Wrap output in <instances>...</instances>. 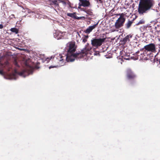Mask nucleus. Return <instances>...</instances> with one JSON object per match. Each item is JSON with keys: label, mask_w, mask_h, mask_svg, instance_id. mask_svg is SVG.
I'll return each instance as SVG.
<instances>
[{"label": "nucleus", "mask_w": 160, "mask_h": 160, "mask_svg": "<svg viewBox=\"0 0 160 160\" xmlns=\"http://www.w3.org/2000/svg\"><path fill=\"white\" fill-rule=\"evenodd\" d=\"M155 4L154 0H139L138 12L140 14L146 13L152 8Z\"/></svg>", "instance_id": "obj_1"}, {"label": "nucleus", "mask_w": 160, "mask_h": 160, "mask_svg": "<svg viewBox=\"0 0 160 160\" xmlns=\"http://www.w3.org/2000/svg\"><path fill=\"white\" fill-rule=\"evenodd\" d=\"M68 48L67 54L66 58V61L68 62L70 59L72 58V56L75 54L76 50V47L74 42H69L67 44Z\"/></svg>", "instance_id": "obj_2"}, {"label": "nucleus", "mask_w": 160, "mask_h": 160, "mask_svg": "<svg viewBox=\"0 0 160 160\" xmlns=\"http://www.w3.org/2000/svg\"><path fill=\"white\" fill-rule=\"evenodd\" d=\"M92 47H87L84 48L81 51L80 53H75L72 56L71 58L68 61V62L73 61L75 58H82L87 54L88 52L92 49Z\"/></svg>", "instance_id": "obj_3"}, {"label": "nucleus", "mask_w": 160, "mask_h": 160, "mask_svg": "<svg viewBox=\"0 0 160 160\" xmlns=\"http://www.w3.org/2000/svg\"><path fill=\"white\" fill-rule=\"evenodd\" d=\"M125 21V18H124L123 14L122 13L115 23L114 26L115 28L118 29L122 27Z\"/></svg>", "instance_id": "obj_4"}, {"label": "nucleus", "mask_w": 160, "mask_h": 160, "mask_svg": "<svg viewBox=\"0 0 160 160\" xmlns=\"http://www.w3.org/2000/svg\"><path fill=\"white\" fill-rule=\"evenodd\" d=\"M103 38H93L91 40V44L93 47L98 48L100 46L104 41Z\"/></svg>", "instance_id": "obj_5"}, {"label": "nucleus", "mask_w": 160, "mask_h": 160, "mask_svg": "<svg viewBox=\"0 0 160 160\" xmlns=\"http://www.w3.org/2000/svg\"><path fill=\"white\" fill-rule=\"evenodd\" d=\"M145 53L148 52H154L156 51L155 45L152 43H150L144 46L142 49Z\"/></svg>", "instance_id": "obj_6"}, {"label": "nucleus", "mask_w": 160, "mask_h": 160, "mask_svg": "<svg viewBox=\"0 0 160 160\" xmlns=\"http://www.w3.org/2000/svg\"><path fill=\"white\" fill-rule=\"evenodd\" d=\"M126 77L128 79L134 80L137 77L135 73L130 69H128L126 71Z\"/></svg>", "instance_id": "obj_7"}, {"label": "nucleus", "mask_w": 160, "mask_h": 160, "mask_svg": "<svg viewBox=\"0 0 160 160\" xmlns=\"http://www.w3.org/2000/svg\"><path fill=\"white\" fill-rule=\"evenodd\" d=\"M79 1L78 7L79 9H80L82 6L84 7H91L90 2L88 0H79Z\"/></svg>", "instance_id": "obj_8"}, {"label": "nucleus", "mask_w": 160, "mask_h": 160, "mask_svg": "<svg viewBox=\"0 0 160 160\" xmlns=\"http://www.w3.org/2000/svg\"><path fill=\"white\" fill-rule=\"evenodd\" d=\"M132 35L129 34L127 35L120 41L121 44L123 45L126 43L131 42V39L132 38Z\"/></svg>", "instance_id": "obj_9"}, {"label": "nucleus", "mask_w": 160, "mask_h": 160, "mask_svg": "<svg viewBox=\"0 0 160 160\" xmlns=\"http://www.w3.org/2000/svg\"><path fill=\"white\" fill-rule=\"evenodd\" d=\"M65 32H58L55 33L56 38L58 39H62L64 38V36L65 35Z\"/></svg>", "instance_id": "obj_10"}, {"label": "nucleus", "mask_w": 160, "mask_h": 160, "mask_svg": "<svg viewBox=\"0 0 160 160\" xmlns=\"http://www.w3.org/2000/svg\"><path fill=\"white\" fill-rule=\"evenodd\" d=\"M98 24V22L92 26H89L88 28L85 30L84 31V32L85 33L88 34L90 33L93 29L97 27Z\"/></svg>", "instance_id": "obj_11"}, {"label": "nucleus", "mask_w": 160, "mask_h": 160, "mask_svg": "<svg viewBox=\"0 0 160 160\" xmlns=\"http://www.w3.org/2000/svg\"><path fill=\"white\" fill-rule=\"evenodd\" d=\"M82 10L88 14L92 16L93 15V12L92 10L91 9H88L87 10L85 9L84 8H83L82 9Z\"/></svg>", "instance_id": "obj_12"}, {"label": "nucleus", "mask_w": 160, "mask_h": 160, "mask_svg": "<svg viewBox=\"0 0 160 160\" xmlns=\"http://www.w3.org/2000/svg\"><path fill=\"white\" fill-rule=\"evenodd\" d=\"M63 58H66L65 57H63L61 55L59 54L58 55L57 57H55L54 58H56L57 60V61L58 62L63 61L64 60Z\"/></svg>", "instance_id": "obj_13"}, {"label": "nucleus", "mask_w": 160, "mask_h": 160, "mask_svg": "<svg viewBox=\"0 0 160 160\" xmlns=\"http://www.w3.org/2000/svg\"><path fill=\"white\" fill-rule=\"evenodd\" d=\"M48 1L50 2H52L50 4L51 5L53 4L57 7L59 6L58 3H57V0H48Z\"/></svg>", "instance_id": "obj_14"}, {"label": "nucleus", "mask_w": 160, "mask_h": 160, "mask_svg": "<svg viewBox=\"0 0 160 160\" xmlns=\"http://www.w3.org/2000/svg\"><path fill=\"white\" fill-rule=\"evenodd\" d=\"M133 23V22L130 20L128 21L127 23L125 24L126 28L128 29L131 26Z\"/></svg>", "instance_id": "obj_15"}, {"label": "nucleus", "mask_w": 160, "mask_h": 160, "mask_svg": "<svg viewBox=\"0 0 160 160\" xmlns=\"http://www.w3.org/2000/svg\"><path fill=\"white\" fill-rule=\"evenodd\" d=\"M147 52L145 53L144 51H143V53L141 54V59L143 60L146 59L147 58V57L146 56V55L147 54Z\"/></svg>", "instance_id": "obj_16"}, {"label": "nucleus", "mask_w": 160, "mask_h": 160, "mask_svg": "<svg viewBox=\"0 0 160 160\" xmlns=\"http://www.w3.org/2000/svg\"><path fill=\"white\" fill-rule=\"evenodd\" d=\"M26 70H23L21 72H18V74L21 76H22L24 77L26 76Z\"/></svg>", "instance_id": "obj_17"}, {"label": "nucleus", "mask_w": 160, "mask_h": 160, "mask_svg": "<svg viewBox=\"0 0 160 160\" xmlns=\"http://www.w3.org/2000/svg\"><path fill=\"white\" fill-rule=\"evenodd\" d=\"M76 14L75 13H68L67 14V15L69 17H70L72 18H74L75 17H76Z\"/></svg>", "instance_id": "obj_18"}, {"label": "nucleus", "mask_w": 160, "mask_h": 160, "mask_svg": "<svg viewBox=\"0 0 160 160\" xmlns=\"http://www.w3.org/2000/svg\"><path fill=\"white\" fill-rule=\"evenodd\" d=\"M10 30L12 32H15L16 34H17L18 32V30L17 28H12Z\"/></svg>", "instance_id": "obj_19"}, {"label": "nucleus", "mask_w": 160, "mask_h": 160, "mask_svg": "<svg viewBox=\"0 0 160 160\" xmlns=\"http://www.w3.org/2000/svg\"><path fill=\"white\" fill-rule=\"evenodd\" d=\"M88 38V35H85L84 37L82 38V42L84 43H85L87 41V39Z\"/></svg>", "instance_id": "obj_20"}, {"label": "nucleus", "mask_w": 160, "mask_h": 160, "mask_svg": "<svg viewBox=\"0 0 160 160\" xmlns=\"http://www.w3.org/2000/svg\"><path fill=\"white\" fill-rule=\"evenodd\" d=\"M10 78L11 79H15V74L13 73L11 74H10L9 76Z\"/></svg>", "instance_id": "obj_21"}, {"label": "nucleus", "mask_w": 160, "mask_h": 160, "mask_svg": "<svg viewBox=\"0 0 160 160\" xmlns=\"http://www.w3.org/2000/svg\"><path fill=\"white\" fill-rule=\"evenodd\" d=\"M14 64L17 67H19V66L18 64V62L16 60H15L14 62Z\"/></svg>", "instance_id": "obj_22"}, {"label": "nucleus", "mask_w": 160, "mask_h": 160, "mask_svg": "<svg viewBox=\"0 0 160 160\" xmlns=\"http://www.w3.org/2000/svg\"><path fill=\"white\" fill-rule=\"evenodd\" d=\"M0 74L3 76L4 75V73L2 70H0Z\"/></svg>", "instance_id": "obj_23"}, {"label": "nucleus", "mask_w": 160, "mask_h": 160, "mask_svg": "<svg viewBox=\"0 0 160 160\" xmlns=\"http://www.w3.org/2000/svg\"><path fill=\"white\" fill-rule=\"evenodd\" d=\"M74 19H76L78 20L80 19V17H78L76 15V17L74 18Z\"/></svg>", "instance_id": "obj_24"}, {"label": "nucleus", "mask_w": 160, "mask_h": 160, "mask_svg": "<svg viewBox=\"0 0 160 160\" xmlns=\"http://www.w3.org/2000/svg\"><path fill=\"white\" fill-rule=\"evenodd\" d=\"M96 1L97 2H98L99 1V3H102L103 2V0H96Z\"/></svg>", "instance_id": "obj_25"}, {"label": "nucleus", "mask_w": 160, "mask_h": 160, "mask_svg": "<svg viewBox=\"0 0 160 160\" xmlns=\"http://www.w3.org/2000/svg\"><path fill=\"white\" fill-rule=\"evenodd\" d=\"M59 1L60 2L62 3L63 4H65L66 3V2L65 1H62V0H59Z\"/></svg>", "instance_id": "obj_26"}, {"label": "nucleus", "mask_w": 160, "mask_h": 160, "mask_svg": "<svg viewBox=\"0 0 160 160\" xmlns=\"http://www.w3.org/2000/svg\"><path fill=\"white\" fill-rule=\"evenodd\" d=\"M80 17V19L84 20L85 19V18L84 17Z\"/></svg>", "instance_id": "obj_27"}, {"label": "nucleus", "mask_w": 160, "mask_h": 160, "mask_svg": "<svg viewBox=\"0 0 160 160\" xmlns=\"http://www.w3.org/2000/svg\"><path fill=\"white\" fill-rule=\"evenodd\" d=\"M3 27L2 24H0V29H2L3 28Z\"/></svg>", "instance_id": "obj_28"}, {"label": "nucleus", "mask_w": 160, "mask_h": 160, "mask_svg": "<svg viewBox=\"0 0 160 160\" xmlns=\"http://www.w3.org/2000/svg\"><path fill=\"white\" fill-rule=\"evenodd\" d=\"M89 45V44L88 43H87V44L86 45V46L85 48L86 47H89V46H88V45ZM89 47H91L90 46H89Z\"/></svg>", "instance_id": "obj_29"}, {"label": "nucleus", "mask_w": 160, "mask_h": 160, "mask_svg": "<svg viewBox=\"0 0 160 160\" xmlns=\"http://www.w3.org/2000/svg\"><path fill=\"white\" fill-rule=\"evenodd\" d=\"M143 23H142V21H140L138 23V24H142Z\"/></svg>", "instance_id": "obj_30"}, {"label": "nucleus", "mask_w": 160, "mask_h": 160, "mask_svg": "<svg viewBox=\"0 0 160 160\" xmlns=\"http://www.w3.org/2000/svg\"><path fill=\"white\" fill-rule=\"evenodd\" d=\"M11 16H12V17H13L14 18H15V15L14 14H12L11 15Z\"/></svg>", "instance_id": "obj_31"}, {"label": "nucleus", "mask_w": 160, "mask_h": 160, "mask_svg": "<svg viewBox=\"0 0 160 160\" xmlns=\"http://www.w3.org/2000/svg\"><path fill=\"white\" fill-rule=\"evenodd\" d=\"M53 67H52L51 66H50V67H49V68H53Z\"/></svg>", "instance_id": "obj_32"}, {"label": "nucleus", "mask_w": 160, "mask_h": 160, "mask_svg": "<svg viewBox=\"0 0 160 160\" xmlns=\"http://www.w3.org/2000/svg\"><path fill=\"white\" fill-rule=\"evenodd\" d=\"M77 33L78 34V35L79 36H80L79 34L78 33V32H77Z\"/></svg>", "instance_id": "obj_33"}, {"label": "nucleus", "mask_w": 160, "mask_h": 160, "mask_svg": "<svg viewBox=\"0 0 160 160\" xmlns=\"http://www.w3.org/2000/svg\"><path fill=\"white\" fill-rule=\"evenodd\" d=\"M159 64H160V58L159 59Z\"/></svg>", "instance_id": "obj_34"}, {"label": "nucleus", "mask_w": 160, "mask_h": 160, "mask_svg": "<svg viewBox=\"0 0 160 160\" xmlns=\"http://www.w3.org/2000/svg\"><path fill=\"white\" fill-rule=\"evenodd\" d=\"M113 31H116V30H114Z\"/></svg>", "instance_id": "obj_35"}]
</instances>
